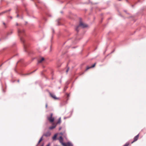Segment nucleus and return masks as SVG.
I'll use <instances>...</instances> for the list:
<instances>
[{
    "label": "nucleus",
    "instance_id": "obj_1",
    "mask_svg": "<svg viewBox=\"0 0 146 146\" xmlns=\"http://www.w3.org/2000/svg\"><path fill=\"white\" fill-rule=\"evenodd\" d=\"M18 35L20 37V38L21 41L23 43L24 42V39L22 36L25 35V31L23 29H18Z\"/></svg>",
    "mask_w": 146,
    "mask_h": 146
},
{
    "label": "nucleus",
    "instance_id": "obj_2",
    "mask_svg": "<svg viewBox=\"0 0 146 146\" xmlns=\"http://www.w3.org/2000/svg\"><path fill=\"white\" fill-rule=\"evenodd\" d=\"M87 26V25L86 24L83 23L82 22L80 21L79 25L76 27V30L78 32L79 31L78 29L80 27H81L82 28H84Z\"/></svg>",
    "mask_w": 146,
    "mask_h": 146
},
{
    "label": "nucleus",
    "instance_id": "obj_3",
    "mask_svg": "<svg viewBox=\"0 0 146 146\" xmlns=\"http://www.w3.org/2000/svg\"><path fill=\"white\" fill-rule=\"evenodd\" d=\"M53 114L51 113L50 114V117H48V119L51 122H52L54 121V118L52 117Z\"/></svg>",
    "mask_w": 146,
    "mask_h": 146
},
{
    "label": "nucleus",
    "instance_id": "obj_4",
    "mask_svg": "<svg viewBox=\"0 0 146 146\" xmlns=\"http://www.w3.org/2000/svg\"><path fill=\"white\" fill-rule=\"evenodd\" d=\"M63 146H73V145L71 143L68 142L67 143H64L62 145Z\"/></svg>",
    "mask_w": 146,
    "mask_h": 146
},
{
    "label": "nucleus",
    "instance_id": "obj_5",
    "mask_svg": "<svg viewBox=\"0 0 146 146\" xmlns=\"http://www.w3.org/2000/svg\"><path fill=\"white\" fill-rule=\"evenodd\" d=\"M139 137V134H138L137 135L135 136L134 137L133 141L131 143H133L134 142L137 141L138 140V139Z\"/></svg>",
    "mask_w": 146,
    "mask_h": 146
},
{
    "label": "nucleus",
    "instance_id": "obj_6",
    "mask_svg": "<svg viewBox=\"0 0 146 146\" xmlns=\"http://www.w3.org/2000/svg\"><path fill=\"white\" fill-rule=\"evenodd\" d=\"M49 94L50 96L54 99H57L58 98L56 97L55 95L54 94L49 92Z\"/></svg>",
    "mask_w": 146,
    "mask_h": 146
},
{
    "label": "nucleus",
    "instance_id": "obj_7",
    "mask_svg": "<svg viewBox=\"0 0 146 146\" xmlns=\"http://www.w3.org/2000/svg\"><path fill=\"white\" fill-rule=\"evenodd\" d=\"M96 64V63H95L94 64H93L92 65V66H91L90 67H89L88 66H87L86 67V70H88L90 68H92L94 67Z\"/></svg>",
    "mask_w": 146,
    "mask_h": 146
},
{
    "label": "nucleus",
    "instance_id": "obj_8",
    "mask_svg": "<svg viewBox=\"0 0 146 146\" xmlns=\"http://www.w3.org/2000/svg\"><path fill=\"white\" fill-rule=\"evenodd\" d=\"M59 141L60 143L62 145H63V143H64L63 142V139L62 136H60L59 139Z\"/></svg>",
    "mask_w": 146,
    "mask_h": 146
},
{
    "label": "nucleus",
    "instance_id": "obj_9",
    "mask_svg": "<svg viewBox=\"0 0 146 146\" xmlns=\"http://www.w3.org/2000/svg\"><path fill=\"white\" fill-rule=\"evenodd\" d=\"M51 135L50 133L49 132H47L45 134H44V135L46 137H48L49 136Z\"/></svg>",
    "mask_w": 146,
    "mask_h": 146
},
{
    "label": "nucleus",
    "instance_id": "obj_10",
    "mask_svg": "<svg viewBox=\"0 0 146 146\" xmlns=\"http://www.w3.org/2000/svg\"><path fill=\"white\" fill-rule=\"evenodd\" d=\"M44 60V58L43 57H42L41 58V59L39 60H38V63H41Z\"/></svg>",
    "mask_w": 146,
    "mask_h": 146
},
{
    "label": "nucleus",
    "instance_id": "obj_11",
    "mask_svg": "<svg viewBox=\"0 0 146 146\" xmlns=\"http://www.w3.org/2000/svg\"><path fill=\"white\" fill-rule=\"evenodd\" d=\"M11 11V9H9V10H6V11H4L2 13H0V15H2V14H3V13H6L8 11Z\"/></svg>",
    "mask_w": 146,
    "mask_h": 146
},
{
    "label": "nucleus",
    "instance_id": "obj_12",
    "mask_svg": "<svg viewBox=\"0 0 146 146\" xmlns=\"http://www.w3.org/2000/svg\"><path fill=\"white\" fill-rule=\"evenodd\" d=\"M61 123V117H60L58 119V121L57 122V124H60Z\"/></svg>",
    "mask_w": 146,
    "mask_h": 146
},
{
    "label": "nucleus",
    "instance_id": "obj_13",
    "mask_svg": "<svg viewBox=\"0 0 146 146\" xmlns=\"http://www.w3.org/2000/svg\"><path fill=\"white\" fill-rule=\"evenodd\" d=\"M56 126L55 125V126H52L50 127H49V129H54V128H55V127Z\"/></svg>",
    "mask_w": 146,
    "mask_h": 146
},
{
    "label": "nucleus",
    "instance_id": "obj_14",
    "mask_svg": "<svg viewBox=\"0 0 146 146\" xmlns=\"http://www.w3.org/2000/svg\"><path fill=\"white\" fill-rule=\"evenodd\" d=\"M57 137V134H55L52 137V139L53 140H56Z\"/></svg>",
    "mask_w": 146,
    "mask_h": 146
},
{
    "label": "nucleus",
    "instance_id": "obj_15",
    "mask_svg": "<svg viewBox=\"0 0 146 146\" xmlns=\"http://www.w3.org/2000/svg\"><path fill=\"white\" fill-rule=\"evenodd\" d=\"M42 138H43V137H42L40 138V139L39 140V141L38 142V144H37V145H38L40 142L42 141Z\"/></svg>",
    "mask_w": 146,
    "mask_h": 146
},
{
    "label": "nucleus",
    "instance_id": "obj_16",
    "mask_svg": "<svg viewBox=\"0 0 146 146\" xmlns=\"http://www.w3.org/2000/svg\"><path fill=\"white\" fill-rule=\"evenodd\" d=\"M13 33V31L12 30H10V32L8 33V35H10L12 34Z\"/></svg>",
    "mask_w": 146,
    "mask_h": 146
},
{
    "label": "nucleus",
    "instance_id": "obj_17",
    "mask_svg": "<svg viewBox=\"0 0 146 146\" xmlns=\"http://www.w3.org/2000/svg\"><path fill=\"white\" fill-rule=\"evenodd\" d=\"M129 144V143L128 142L126 143L125 145L123 146H128Z\"/></svg>",
    "mask_w": 146,
    "mask_h": 146
},
{
    "label": "nucleus",
    "instance_id": "obj_18",
    "mask_svg": "<svg viewBox=\"0 0 146 146\" xmlns=\"http://www.w3.org/2000/svg\"><path fill=\"white\" fill-rule=\"evenodd\" d=\"M3 25L4 26V27H5L6 28L7 27V26H6V24H5V23H4V22H3Z\"/></svg>",
    "mask_w": 146,
    "mask_h": 146
},
{
    "label": "nucleus",
    "instance_id": "obj_19",
    "mask_svg": "<svg viewBox=\"0 0 146 146\" xmlns=\"http://www.w3.org/2000/svg\"><path fill=\"white\" fill-rule=\"evenodd\" d=\"M69 68H68L67 69V70H66V72L67 73V72H68V70H69Z\"/></svg>",
    "mask_w": 146,
    "mask_h": 146
},
{
    "label": "nucleus",
    "instance_id": "obj_20",
    "mask_svg": "<svg viewBox=\"0 0 146 146\" xmlns=\"http://www.w3.org/2000/svg\"><path fill=\"white\" fill-rule=\"evenodd\" d=\"M66 95H67V97H69V94H66Z\"/></svg>",
    "mask_w": 146,
    "mask_h": 146
},
{
    "label": "nucleus",
    "instance_id": "obj_21",
    "mask_svg": "<svg viewBox=\"0 0 146 146\" xmlns=\"http://www.w3.org/2000/svg\"><path fill=\"white\" fill-rule=\"evenodd\" d=\"M47 106H48V105H47V104H46V108H47Z\"/></svg>",
    "mask_w": 146,
    "mask_h": 146
},
{
    "label": "nucleus",
    "instance_id": "obj_22",
    "mask_svg": "<svg viewBox=\"0 0 146 146\" xmlns=\"http://www.w3.org/2000/svg\"><path fill=\"white\" fill-rule=\"evenodd\" d=\"M46 146H50V143H48L47 145Z\"/></svg>",
    "mask_w": 146,
    "mask_h": 146
},
{
    "label": "nucleus",
    "instance_id": "obj_23",
    "mask_svg": "<svg viewBox=\"0 0 146 146\" xmlns=\"http://www.w3.org/2000/svg\"><path fill=\"white\" fill-rule=\"evenodd\" d=\"M61 128H62V127H59V130H60L61 129Z\"/></svg>",
    "mask_w": 146,
    "mask_h": 146
},
{
    "label": "nucleus",
    "instance_id": "obj_24",
    "mask_svg": "<svg viewBox=\"0 0 146 146\" xmlns=\"http://www.w3.org/2000/svg\"><path fill=\"white\" fill-rule=\"evenodd\" d=\"M24 48H25L26 46L25 44L24 45Z\"/></svg>",
    "mask_w": 146,
    "mask_h": 146
},
{
    "label": "nucleus",
    "instance_id": "obj_25",
    "mask_svg": "<svg viewBox=\"0 0 146 146\" xmlns=\"http://www.w3.org/2000/svg\"><path fill=\"white\" fill-rule=\"evenodd\" d=\"M19 17V15L18 14H17V17Z\"/></svg>",
    "mask_w": 146,
    "mask_h": 146
},
{
    "label": "nucleus",
    "instance_id": "obj_26",
    "mask_svg": "<svg viewBox=\"0 0 146 146\" xmlns=\"http://www.w3.org/2000/svg\"><path fill=\"white\" fill-rule=\"evenodd\" d=\"M52 31H53V32L54 33V30L53 29H52Z\"/></svg>",
    "mask_w": 146,
    "mask_h": 146
},
{
    "label": "nucleus",
    "instance_id": "obj_27",
    "mask_svg": "<svg viewBox=\"0 0 146 146\" xmlns=\"http://www.w3.org/2000/svg\"><path fill=\"white\" fill-rule=\"evenodd\" d=\"M10 17L11 19H12V17Z\"/></svg>",
    "mask_w": 146,
    "mask_h": 146
},
{
    "label": "nucleus",
    "instance_id": "obj_28",
    "mask_svg": "<svg viewBox=\"0 0 146 146\" xmlns=\"http://www.w3.org/2000/svg\"><path fill=\"white\" fill-rule=\"evenodd\" d=\"M60 134H61V135H62V133H61Z\"/></svg>",
    "mask_w": 146,
    "mask_h": 146
},
{
    "label": "nucleus",
    "instance_id": "obj_29",
    "mask_svg": "<svg viewBox=\"0 0 146 146\" xmlns=\"http://www.w3.org/2000/svg\"><path fill=\"white\" fill-rule=\"evenodd\" d=\"M41 146H43V145H42Z\"/></svg>",
    "mask_w": 146,
    "mask_h": 146
},
{
    "label": "nucleus",
    "instance_id": "obj_30",
    "mask_svg": "<svg viewBox=\"0 0 146 146\" xmlns=\"http://www.w3.org/2000/svg\"><path fill=\"white\" fill-rule=\"evenodd\" d=\"M18 25V23H17V25Z\"/></svg>",
    "mask_w": 146,
    "mask_h": 146
},
{
    "label": "nucleus",
    "instance_id": "obj_31",
    "mask_svg": "<svg viewBox=\"0 0 146 146\" xmlns=\"http://www.w3.org/2000/svg\"><path fill=\"white\" fill-rule=\"evenodd\" d=\"M119 0V1H120V0Z\"/></svg>",
    "mask_w": 146,
    "mask_h": 146
}]
</instances>
